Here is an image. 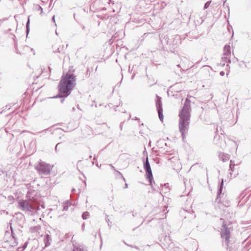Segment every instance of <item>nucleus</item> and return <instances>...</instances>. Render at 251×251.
<instances>
[{"label":"nucleus","mask_w":251,"mask_h":251,"mask_svg":"<svg viewBox=\"0 0 251 251\" xmlns=\"http://www.w3.org/2000/svg\"><path fill=\"white\" fill-rule=\"evenodd\" d=\"M207 6V5L205 4L204 7Z\"/></svg>","instance_id":"obj_16"},{"label":"nucleus","mask_w":251,"mask_h":251,"mask_svg":"<svg viewBox=\"0 0 251 251\" xmlns=\"http://www.w3.org/2000/svg\"><path fill=\"white\" fill-rule=\"evenodd\" d=\"M207 6V5L205 4L204 7Z\"/></svg>","instance_id":"obj_14"},{"label":"nucleus","mask_w":251,"mask_h":251,"mask_svg":"<svg viewBox=\"0 0 251 251\" xmlns=\"http://www.w3.org/2000/svg\"><path fill=\"white\" fill-rule=\"evenodd\" d=\"M159 107H160V105H159ZM158 116L160 118V119L162 121L163 118V115L162 114V109L161 107H159L158 109Z\"/></svg>","instance_id":"obj_8"},{"label":"nucleus","mask_w":251,"mask_h":251,"mask_svg":"<svg viewBox=\"0 0 251 251\" xmlns=\"http://www.w3.org/2000/svg\"><path fill=\"white\" fill-rule=\"evenodd\" d=\"M234 166V165H232L231 164H230V168L231 169V170L232 171H233L232 167H233Z\"/></svg>","instance_id":"obj_10"},{"label":"nucleus","mask_w":251,"mask_h":251,"mask_svg":"<svg viewBox=\"0 0 251 251\" xmlns=\"http://www.w3.org/2000/svg\"><path fill=\"white\" fill-rule=\"evenodd\" d=\"M221 235L222 238L225 239L226 244H228L229 243L230 230L226 224L223 225Z\"/></svg>","instance_id":"obj_4"},{"label":"nucleus","mask_w":251,"mask_h":251,"mask_svg":"<svg viewBox=\"0 0 251 251\" xmlns=\"http://www.w3.org/2000/svg\"><path fill=\"white\" fill-rule=\"evenodd\" d=\"M223 72H221V75H223V73H222Z\"/></svg>","instance_id":"obj_13"},{"label":"nucleus","mask_w":251,"mask_h":251,"mask_svg":"<svg viewBox=\"0 0 251 251\" xmlns=\"http://www.w3.org/2000/svg\"><path fill=\"white\" fill-rule=\"evenodd\" d=\"M223 72H221V75H223V73H222Z\"/></svg>","instance_id":"obj_12"},{"label":"nucleus","mask_w":251,"mask_h":251,"mask_svg":"<svg viewBox=\"0 0 251 251\" xmlns=\"http://www.w3.org/2000/svg\"><path fill=\"white\" fill-rule=\"evenodd\" d=\"M75 69L71 67L69 71L64 74L58 85V97H66L69 95L72 90L76 85Z\"/></svg>","instance_id":"obj_1"},{"label":"nucleus","mask_w":251,"mask_h":251,"mask_svg":"<svg viewBox=\"0 0 251 251\" xmlns=\"http://www.w3.org/2000/svg\"><path fill=\"white\" fill-rule=\"evenodd\" d=\"M144 169L146 171V177L150 182L151 183L153 179L151 169L148 160V158H147L146 161L144 164Z\"/></svg>","instance_id":"obj_5"},{"label":"nucleus","mask_w":251,"mask_h":251,"mask_svg":"<svg viewBox=\"0 0 251 251\" xmlns=\"http://www.w3.org/2000/svg\"><path fill=\"white\" fill-rule=\"evenodd\" d=\"M88 216H89V213L87 212L83 213V214L82 215V217L84 219H86Z\"/></svg>","instance_id":"obj_9"},{"label":"nucleus","mask_w":251,"mask_h":251,"mask_svg":"<svg viewBox=\"0 0 251 251\" xmlns=\"http://www.w3.org/2000/svg\"><path fill=\"white\" fill-rule=\"evenodd\" d=\"M19 207L24 210L26 209H29L31 207V205L28 201L21 200L18 202Z\"/></svg>","instance_id":"obj_6"},{"label":"nucleus","mask_w":251,"mask_h":251,"mask_svg":"<svg viewBox=\"0 0 251 251\" xmlns=\"http://www.w3.org/2000/svg\"><path fill=\"white\" fill-rule=\"evenodd\" d=\"M179 131L182 135L183 139L185 138L188 133L190 119V108L185 105L179 114Z\"/></svg>","instance_id":"obj_2"},{"label":"nucleus","mask_w":251,"mask_h":251,"mask_svg":"<svg viewBox=\"0 0 251 251\" xmlns=\"http://www.w3.org/2000/svg\"><path fill=\"white\" fill-rule=\"evenodd\" d=\"M207 6V5L205 4L204 7Z\"/></svg>","instance_id":"obj_15"},{"label":"nucleus","mask_w":251,"mask_h":251,"mask_svg":"<svg viewBox=\"0 0 251 251\" xmlns=\"http://www.w3.org/2000/svg\"><path fill=\"white\" fill-rule=\"evenodd\" d=\"M223 183H224V181H223V180H222V185L223 184Z\"/></svg>","instance_id":"obj_11"},{"label":"nucleus","mask_w":251,"mask_h":251,"mask_svg":"<svg viewBox=\"0 0 251 251\" xmlns=\"http://www.w3.org/2000/svg\"><path fill=\"white\" fill-rule=\"evenodd\" d=\"M36 169L40 174H49L50 173V167L48 164L41 162L36 166Z\"/></svg>","instance_id":"obj_3"},{"label":"nucleus","mask_w":251,"mask_h":251,"mask_svg":"<svg viewBox=\"0 0 251 251\" xmlns=\"http://www.w3.org/2000/svg\"><path fill=\"white\" fill-rule=\"evenodd\" d=\"M118 184H122L123 186L121 187L123 189H126L127 187V185L126 183L125 180L124 179H120L118 180Z\"/></svg>","instance_id":"obj_7"}]
</instances>
